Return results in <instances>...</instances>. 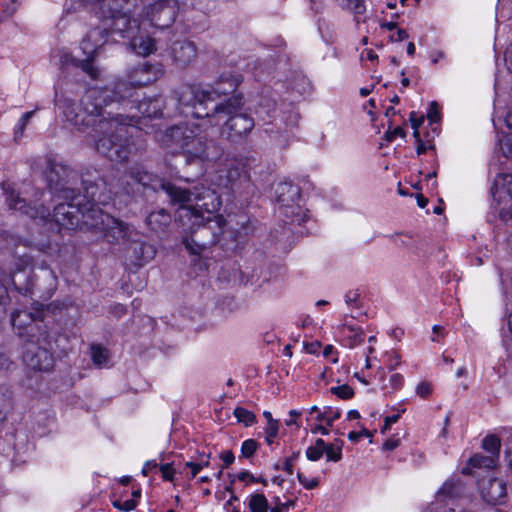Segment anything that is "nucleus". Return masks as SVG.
<instances>
[{"label":"nucleus","instance_id":"nucleus-5","mask_svg":"<svg viewBox=\"0 0 512 512\" xmlns=\"http://www.w3.org/2000/svg\"><path fill=\"white\" fill-rule=\"evenodd\" d=\"M179 218H187L191 223L183 238L186 249L194 255H201L214 246L224 233L226 221L223 216L207 217L201 213H195L191 209H183Z\"/></svg>","mask_w":512,"mask_h":512},{"label":"nucleus","instance_id":"nucleus-55","mask_svg":"<svg viewBox=\"0 0 512 512\" xmlns=\"http://www.w3.org/2000/svg\"><path fill=\"white\" fill-rule=\"evenodd\" d=\"M289 415H290V417H291V418H290V419H288V420H286V421H285V424H286L287 426H292V425H297V426H298V423H297V421H296V418H297V417H299V416L301 415V412H300V411H298V410H294V409H293V410H291V411L289 412Z\"/></svg>","mask_w":512,"mask_h":512},{"label":"nucleus","instance_id":"nucleus-16","mask_svg":"<svg viewBox=\"0 0 512 512\" xmlns=\"http://www.w3.org/2000/svg\"><path fill=\"white\" fill-rule=\"evenodd\" d=\"M478 487L482 498L489 504H501L506 497V484L500 478H482L478 481Z\"/></svg>","mask_w":512,"mask_h":512},{"label":"nucleus","instance_id":"nucleus-51","mask_svg":"<svg viewBox=\"0 0 512 512\" xmlns=\"http://www.w3.org/2000/svg\"><path fill=\"white\" fill-rule=\"evenodd\" d=\"M405 135L404 130L397 126L393 130H389L386 132V139L388 141H393L396 137H403Z\"/></svg>","mask_w":512,"mask_h":512},{"label":"nucleus","instance_id":"nucleus-60","mask_svg":"<svg viewBox=\"0 0 512 512\" xmlns=\"http://www.w3.org/2000/svg\"><path fill=\"white\" fill-rule=\"evenodd\" d=\"M409 37L408 33L404 29H398L396 35H392L390 38L392 41H403Z\"/></svg>","mask_w":512,"mask_h":512},{"label":"nucleus","instance_id":"nucleus-54","mask_svg":"<svg viewBox=\"0 0 512 512\" xmlns=\"http://www.w3.org/2000/svg\"><path fill=\"white\" fill-rule=\"evenodd\" d=\"M437 107L438 106H437L436 102H432L430 105V109L428 112V118L430 119L431 122H436L438 119Z\"/></svg>","mask_w":512,"mask_h":512},{"label":"nucleus","instance_id":"nucleus-41","mask_svg":"<svg viewBox=\"0 0 512 512\" xmlns=\"http://www.w3.org/2000/svg\"><path fill=\"white\" fill-rule=\"evenodd\" d=\"M339 417H340V412L338 410H335V413L333 414V416H329L328 411L324 409L323 411H319L317 413L316 419L320 422L326 421L327 425L332 426L333 422L335 420H337Z\"/></svg>","mask_w":512,"mask_h":512},{"label":"nucleus","instance_id":"nucleus-61","mask_svg":"<svg viewBox=\"0 0 512 512\" xmlns=\"http://www.w3.org/2000/svg\"><path fill=\"white\" fill-rule=\"evenodd\" d=\"M505 454L508 461V466L512 470V443H507Z\"/></svg>","mask_w":512,"mask_h":512},{"label":"nucleus","instance_id":"nucleus-52","mask_svg":"<svg viewBox=\"0 0 512 512\" xmlns=\"http://www.w3.org/2000/svg\"><path fill=\"white\" fill-rule=\"evenodd\" d=\"M237 479L243 481L246 484L256 481V477L249 471L244 470L237 474Z\"/></svg>","mask_w":512,"mask_h":512},{"label":"nucleus","instance_id":"nucleus-12","mask_svg":"<svg viewBox=\"0 0 512 512\" xmlns=\"http://www.w3.org/2000/svg\"><path fill=\"white\" fill-rule=\"evenodd\" d=\"M107 38V27L103 24V26L91 29L81 42V49L87 59L79 61L78 66L94 80L100 77V70L93 65L92 59L107 42Z\"/></svg>","mask_w":512,"mask_h":512},{"label":"nucleus","instance_id":"nucleus-29","mask_svg":"<svg viewBox=\"0 0 512 512\" xmlns=\"http://www.w3.org/2000/svg\"><path fill=\"white\" fill-rule=\"evenodd\" d=\"M482 447L489 452L491 455L495 457V460L497 461L499 457L500 447H501V441L500 439L495 435H488L483 439Z\"/></svg>","mask_w":512,"mask_h":512},{"label":"nucleus","instance_id":"nucleus-47","mask_svg":"<svg viewBox=\"0 0 512 512\" xmlns=\"http://www.w3.org/2000/svg\"><path fill=\"white\" fill-rule=\"evenodd\" d=\"M300 456V452H294L291 457L286 458L283 465V470L288 474H293V462Z\"/></svg>","mask_w":512,"mask_h":512},{"label":"nucleus","instance_id":"nucleus-62","mask_svg":"<svg viewBox=\"0 0 512 512\" xmlns=\"http://www.w3.org/2000/svg\"><path fill=\"white\" fill-rule=\"evenodd\" d=\"M417 203H418L420 208H425L427 203H428V200L422 194H419L417 196Z\"/></svg>","mask_w":512,"mask_h":512},{"label":"nucleus","instance_id":"nucleus-2","mask_svg":"<svg viewBox=\"0 0 512 512\" xmlns=\"http://www.w3.org/2000/svg\"><path fill=\"white\" fill-rule=\"evenodd\" d=\"M45 177L51 190L60 193V197L67 202L59 203L55 206L53 214L49 208L40 206H29L26 199L21 198L10 185L3 186L6 195V202L10 209L22 211L31 218L47 219L52 217L55 222L64 227H77L80 224L86 227L85 214L97 209V202H102L98 190L104 181L100 179L92 182L87 178L82 179L83 194L76 193L75 189L70 187L77 179L75 171L69 167L49 160L45 170Z\"/></svg>","mask_w":512,"mask_h":512},{"label":"nucleus","instance_id":"nucleus-33","mask_svg":"<svg viewBox=\"0 0 512 512\" xmlns=\"http://www.w3.org/2000/svg\"><path fill=\"white\" fill-rule=\"evenodd\" d=\"M342 446L343 441H340V445L335 446L334 444H326L324 453L326 454L327 461L338 462L342 458Z\"/></svg>","mask_w":512,"mask_h":512},{"label":"nucleus","instance_id":"nucleus-17","mask_svg":"<svg viewBox=\"0 0 512 512\" xmlns=\"http://www.w3.org/2000/svg\"><path fill=\"white\" fill-rule=\"evenodd\" d=\"M241 82L242 76L240 74L228 72L221 74L213 86H197L213 91L212 98L207 99V107H209L217 98L233 94Z\"/></svg>","mask_w":512,"mask_h":512},{"label":"nucleus","instance_id":"nucleus-42","mask_svg":"<svg viewBox=\"0 0 512 512\" xmlns=\"http://www.w3.org/2000/svg\"><path fill=\"white\" fill-rule=\"evenodd\" d=\"M360 292L359 290H350L345 294V302L353 307L359 308V299H360Z\"/></svg>","mask_w":512,"mask_h":512},{"label":"nucleus","instance_id":"nucleus-57","mask_svg":"<svg viewBox=\"0 0 512 512\" xmlns=\"http://www.w3.org/2000/svg\"><path fill=\"white\" fill-rule=\"evenodd\" d=\"M185 467L191 469V478H194L202 470L197 462H186Z\"/></svg>","mask_w":512,"mask_h":512},{"label":"nucleus","instance_id":"nucleus-24","mask_svg":"<svg viewBox=\"0 0 512 512\" xmlns=\"http://www.w3.org/2000/svg\"><path fill=\"white\" fill-rule=\"evenodd\" d=\"M464 492V486L460 481H446L437 492V498L441 500L460 497Z\"/></svg>","mask_w":512,"mask_h":512},{"label":"nucleus","instance_id":"nucleus-49","mask_svg":"<svg viewBox=\"0 0 512 512\" xmlns=\"http://www.w3.org/2000/svg\"><path fill=\"white\" fill-rule=\"evenodd\" d=\"M390 384L394 389H400L404 384V377L399 373H394L390 377Z\"/></svg>","mask_w":512,"mask_h":512},{"label":"nucleus","instance_id":"nucleus-59","mask_svg":"<svg viewBox=\"0 0 512 512\" xmlns=\"http://www.w3.org/2000/svg\"><path fill=\"white\" fill-rule=\"evenodd\" d=\"M13 365L12 361L8 357L3 354H0V369L2 370H10Z\"/></svg>","mask_w":512,"mask_h":512},{"label":"nucleus","instance_id":"nucleus-36","mask_svg":"<svg viewBox=\"0 0 512 512\" xmlns=\"http://www.w3.org/2000/svg\"><path fill=\"white\" fill-rule=\"evenodd\" d=\"M330 392L344 400L350 399L354 395L353 389L347 384L337 386V387H331Z\"/></svg>","mask_w":512,"mask_h":512},{"label":"nucleus","instance_id":"nucleus-10","mask_svg":"<svg viewBox=\"0 0 512 512\" xmlns=\"http://www.w3.org/2000/svg\"><path fill=\"white\" fill-rule=\"evenodd\" d=\"M117 105L121 106L124 112H119L120 114L124 116L129 115H135V118L133 119L132 124L127 125V134L125 143L129 146L130 154L133 150V142L131 140L133 136V132L137 131V125L139 124L140 118H157L162 115V109H163V102L161 98L154 97V98H143L141 101L135 105V101L133 98L130 99V103L128 100H125L124 102L116 103Z\"/></svg>","mask_w":512,"mask_h":512},{"label":"nucleus","instance_id":"nucleus-31","mask_svg":"<svg viewBox=\"0 0 512 512\" xmlns=\"http://www.w3.org/2000/svg\"><path fill=\"white\" fill-rule=\"evenodd\" d=\"M233 414L238 422L243 423L245 426H251L256 422L255 414L246 408L236 407Z\"/></svg>","mask_w":512,"mask_h":512},{"label":"nucleus","instance_id":"nucleus-6","mask_svg":"<svg viewBox=\"0 0 512 512\" xmlns=\"http://www.w3.org/2000/svg\"><path fill=\"white\" fill-rule=\"evenodd\" d=\"M123 191L128 195H134L140 191L150 189L154 192L164 191L170 199V202L189 201V190L183 186H177L164 179L154 175L144 169L142 165L132 166L122 178Z\"/></svg>","mask_w":512,"mask_h":512},{"label":"nucleus","instance_id":"nucleus-19","mask_svg":"<svg viewBox=\"0 0 512 512\" xmlns=\"http://www.w3.org/2000/svg\"><path fill=\"white\" fill-rule=\"evenodd\" d=\"M277 202L280 204L279 212L288 216L287 209H294V204L300 198V188L291 182H279L274 187Z\"/></svg>","mask_w":512,"mask_h":512},{"label":"nucleus","instance_id":"nucleus-30","mask_svg":"<svg viewBox=\"0 0 512 512\" xmlns=\"http://www.w3.org/2000/svg\"><path fill=\"white\" fill-rule=\"evenodd\" d=\"M248 506L251 512H267L268 500L263 494H252Z\"/></svg>","mask_w":512,"mask_h":512},{"label":"nucleus","instance_id":"nucleus-22","mask_svg":"<svg viewBox=\"0 0 512 512\" xmlns=\"http://www.w3.org/2000/svg\"><path fill=\"white\" fill-rule=\"evenodd\" d=\"M171 216L163 208L151 212L147 218L146 223L151 230L155 232L164 231V229L170 224Z\"/></svg>","mask_w":512,"mask_h":512},{"label":"nucleus","instance_id":"nucleus-18","mask_svg":"<svg viewBox=\"0 0 512 512\" xmlns=\"http://www.w3.org/2000/svg\"><path fill=\"white\" fill-rule=\"evenodd\" d=\"M23 361L29 368L37 371H49L54 365L52 354L47 349L35 345L25 350Z\"/></svg>","mask_w":512,"mask_h":512},{"label":"nucleus","instance_id":"nucleus-4","mask_svg":"<svg viewBox=\"0 0 512 512\" xmlns=\"http://www.w3.org/2000/svg\"><path fill=\"white\" fill-rule=\"evenodd\" d=\"M208 123L203 119V125ZM202 124L179 123L167 129L163 135V144L172 150H180L188 157L201 160H215L222 149L206 135L201 134Z\"/></svg>","mask_w":512,"mask_h":512},{"label":"nucleus","instance_id":"nucleus-35","mask_svg":"<svg viewBox=\"0 0 512 512\" xmlns=\"http://www.w3.org/2000/svg\"><path fill=\"white\" fill-rule=\"evenodd\" d=\"M259 445L254 439H247L241 445V456L243 458L252 457L257 451Z\"/></svg>","mask_w":512,"mask_h":512},{"label":"nucleus","instance_id":"nucleus-28","mask_svg":"<svg viewBox=\"0 0 512 512\" xmlns=\"http://www.w3.org/2000/svg\"><path fill=\"white\" fill-rule=\"evenodd\" d=\"M91 357L93 363L99 368L107 366L109 362L108 350L100 345L91 346Z\"/></svg>","mask_w":512,"mask_h":512},{"label":"nucleus","instance_id":"nucleus-40","mask_svg":"<svg viewBox=\"0 0 512 512\" xmlns=\"http://www.w3.org/2000/svg\"><path fill=\"white\" fill-rule=\"evenodd\" d=\"M273 501L275 503V507H273L270 510V512H284L285 510H288L289 508L294 507L296 504L295 500H289L285 503H281L279 497H274Z\"/></svg>","mask_w":512,"mask_h":512},{"label":"nucleus","instance_id":"nucleus-43","mask_svg":"<svg viewBox=\"0 0 512 512\" xmlns=\"http://www.w3.org/2000/svg\"><path fill=\"white\" fill-rule=\"evenodd\" d=\"M346 6L355 14H363L366 10L364 0H347Z\"/></svg>","mask_w":512,"mask_h":512},{"label":"nucleus","instance_id":"nucleus-25","mask_svg":"<svg viewBox=\"0 0 512 512\" xmlns=\"http://www.w3.org/2000/svg\"><path fill=\"white\" fill-rule=\"evenodd\" d=\"M343 332L346 336L347 345L349 347H355L360 345L364 341V331L360 327H356L347 322V317L345 316L344 322L342 324Z\"/></svg>","mask_w":512,"mask_h":512},{"label":"nucleus","instance_id":"nucleus-9","mask_svg":"<svg viewBox=\"0 0 512 512\" xmlns=\"http://www.w3.org/2000/svg\"><path fill=\"white\" fill-rule=\"evenodd\" d=\"M40 272L41 274L35 275L26 287L21 288L14 274L7 273L0 268V300L6 295L9 283L16 288L25 290V293L30 292L44 299L50 298L57 288V276L53 270L45 267H41Z\"/></svg>","mask_w":512,"mask_h":512},{"label":"nucleus","instance_id":"nucleus-53","mask_svg":"<svg viewBox=\"0 0 512 512\" xmlns=\"http://www.w3.org/2000/svg\"><path fill=\"white\" fill-rule=\"evenodd\" d=\"M399 446V439L390 438L383 444V449L392 451Z\"/></svg>","mask_w":512,"mask_h":512},{"label":"nucleus","instance_id":"nucleus-32","mask_svg":"<svg viewBox=\"0 0 512 512\" xmlns=\"http://www.w3.org/2000/svg\"><path fill=\"white\" fill-rule=\"evenodd\" d=\"M324 450L325 441L321 438H318L314 446H310L307 448L306 457L310 461H317L323 456Z\"/></svg>","mask_w":512,"mask_h":512},{"label":"nucleus","instance_id":"nucleus-46","mask_svg":"<svg viewBox=\"0 0 512 512\" xmlns=\"http://www.w3.org/2000/svg\"><path fill=\"white\" fill-rule=\"evenodd\" d=\"M113 505L122 511H131L135 509L137 503L134 499L125 500L124 502L115 501Z\"/></svg>","mask_w":512,"mask_h":512},{"label":"nucleus","instance_id":"nucleus-27","mask_svg":"<svg viewBox=\"0 0 512 512\" xmlns=\"http://www.w3.org/2000/svg\"><path fill=\"white\" fill-rule=\"evenodd\" d=\"M265 132L277 147H287L289 143V134L287 130L275 129L274 126H269L265 128Z\"/></svg>","mask_w":512,"mask_h":512},{"label":"nucleus","instance_id":"nucleus-39","mask_svg":"<svg viewBox=\"0 0 512 512\" xmlns=\"http://www.w3.org/2000/svg\"><path fill=\"white\" fill-rule=\"evenodd\" d=\"M297 479L299 481V483L301 485L304 486V488L308 489V490H312L316 487H318L319 485V479L318 478H313V479H308L303 473L301 472H298L297 473Z\"/></svg>","mask_w":512,"mask_h":512},{"label":"nucleus","instance_id":"nucleus-63","mask_svg":"<svg viewBox=\"0 0 512 512\" xmlns=\"http://www.w3.org/2000/svg\"><path fill=\"white\" fill-rule=\"evenodd\" d=\"M361 437H362V433H358L355 431H352L348 434L349 440H351L353 442H357Z\"/></svg>","mask_w":512,"mask_h":512},{"label":"nucleus","instance_id":"nucleus-45","mask_svg":"<svg viewBox=\"0 0 512 512\" xmlns=\"http://www.w3.org/2000/svg\"><path fill=\"white\" fill-rule=\"evenodd\" d=\"M16 9L17 7L15 4V0H11V2L4 7L2 13L0 14V22L13 16V14L16 12Z\"/></svg>","mask_w":512,"mask_h":512},{"label":"nucleus","instance_id":"nucleus-1","mask_svg":"<svg viewBox=\"0 0 512 512\" xmlns=\"http://www.w3.org/2000/svg\"><path fill=\"white\" fill-rule=\"evenodd\" d=\"M109 91L92 88L85 92L81 106L68 98L56 96V106L66 120L80 131L92 127L95 131V149L112 162L123 163L129 159L130 149L125 143L127 125L135 115L124 116L108 110L112 106Z\"/></svg>","mask_w":512,"mask_h":512},{"label":"nucleus","instance_id":"nucleus-3","mask_svg":"<svg viewBox=\"0 0 512 512\" xmlns=\"http://www.w3.org/2000/svg\"><path fill=\"white\" fill-rule=\"evenodd\" d=\"M213 91L198 86H184L178 96L179 105L191 108V115L205 119L210 125L217 126L223 122L221 133L232 142L242 141L254 128V119L244 113H238L242 107L241 97L234 96L224 102L207 107V99L212 98Z\"/></svg>","mask_w":512,"mask_h":512},{"label":"nucleus","instance_id":"nucleus-37","mask_svg":"<svg viewBox=\"0 0 512 512\" xmlns=\"http://www.w3.org/2000/svg\"><path fill=\"white\" fill-rule=\"evenodd\" d=\"M158 467L164 480L169 482L174 481L176 471L172 463L161 464Z\"/></svg>","mask_w":512,"mask_h":512},{"label":"nucleus","instance_id":"nucleus-15","mask_svg":"<svg viewBox=\"0 0 512 512\" xmlns=\"http://www.w3.org/2000/svg\"><path fill=\"white\" fill-rule=\"evenodd\" d=\"M156 255L155 247L145 241L140 240L139 235L133 236L129 240V246L126 248V258L135 267H141L151 261Z\"/></svg>","mask_w":512,"mask_h":512},{"label":"nucleus","instance_id":"nucleus-20","mask_svg":"<svg viewBox=\"0 0 512 512\" xmlns=\"http://www.w3.org/2000/svg\"><path fill=\"white\" fill-rule=\"evenodd\" d=\"M171 54L176 63L186 66L196 59L197 47L189 40L176 41L171 47Z\"/></svg>","mask_w":512,"mask_h":512},{"label":"nucleus","instance_id":"nucleus-7","mask_svg":"<svg viewBox=\"0 0 512 512\" xmlns=\"http://www.w3.org/2000/svg\"><path fill=\"white\" fill-rule=\"evenodd\" d=\"M161 74L160 67L145 62L134 67L125 78H118L111 86L104 87V90L109 91L112 105L125 100L130 103V99L136 96L138 88L155 82Z\"/></svg>","mask_w":512,"mask_h":512},{"label":"nucleus","instance_id":"nucleus-14","mask_svg":"<svg viewBox=\"0 0 512 512\" xmlns=\"http://www.w3.org/2000/svg\"><path fill=\"white\" fill-rule=\"evenodd\" d=\"M178 9L176 0H158L148 8L146 18L152 26L166 29L174 23Z\"/></svg>","mask_w":512,"mask_h":512},{"label":"nucleus","instance_id":"nucleus-21","mask_svg":"<svg viewBox=\"0 0 512 512\" xmlns=\"http://www.w3.org/2000/svg\"><path fill=\"white\" fill-rule=\"evenodd\" d=\"M11 323L20 336L33 330L34 318L32 313L26 310H16L11 315Z\"/></svg>","mask_w":512,"mask_h":512},{"label":"nucleus","instance_id":"nucleus-50","mask_svg":"<svg viewBox=\"0 0 512 512\" xmlns=\"http://www.w3.org/2000/svg\"><path fill=\"white\" fill-rule=\"evenodd\" d=\"M220 458L223 461V465L222 466H224V467H228L235 460V456H234V454H233V452L231 450L223 451L221 453V455H220Z\"/></svg>","mask_w":512,"mask_h":512},{"label":"nucleus","instance_id":"nucleus-11","mask_svg":"<svg viewBox=\"0 0 512 512\" xmlns=\"http://www.w3.org/2000/svg\"><path fill=\"white\" fill-rule=\"evenodd\" d=\"M189 190V201L173 202L179 205V213L183 214V209H191L195 213L204 214L207 217L220 216L216 214L221 206L220 196L212 189L206 188L203 185L194 186L193 190Z\"/></svg>","mask_w":512,"mask_h":512},{"label":"nucleus","instance_id":"nucleus-13","mask_svg":"<svg viewBox=\"0 0 512 512\" xmlns=\"http://www.w3.org/2000/svg\"><path fill=\"white\" fill-rule=\"evenodd\" d=\"M217 185L234 194H243L251 187L250 175L246 165L233 161L218 172Z\"/></svg>","mask_w":512,"mask_h":512},{"label":"nucleus","instance_id":"nucleus-26","mask_svg":"<svg viewBox=\"0 0 512 512\" xmlns=\"http://www.w3.org/2000/svg\"><path fill=\"white\" fill-rule=\"evenodd\" d=\"M133 48L140 55H149L155 49V41L150 37H135L132 41Z\"/></svg>","mask_w":512,"mask_h":512},{"label":"nucleus","instance_id":"nucleus-34","mask_svg":"<svg viewBox=\"0 0 512 512\" xmlns=\"http://www.w3.org/2000/svg\"><path fill=\"white\" fill-rule=\"evenodd\" d=\"M34 113H35V111H28L21 116V118L19 119V121L17 122V124L15 126V131H14L15 138H20L23 136L25 128H26L28 122L30 121V119L34 116Z\"/></svg>","mask_w":512,"mask_h":512},{"label":"nucleus","instance_id":"nucleus-48","mask_svg":"<svg viewBox=\"0 0 512 512\" xmlns=\"http://www.w3.org/2000/svg\"><path fill=\"white\" fill-rule=\"evenodd\" d=\"M400 418L399 414L387 416L384 419V426L381 428V433L385 434L390 429L391 425L396 423Z\"/></svg>","mask_w":512,"mask_h":512},{"label":"nucleus","instance_id":"nucleus-64","mask_svg":"<svg viewBox=\"0 0 512 512\" xmlns=\"http://www.w3.org/2000/svg\"><path fill=\"white\" fill-rule=\"evenodd\" d=\"M506 126L512 130V111H509L505 117Z\"/></svg>","mask_w":512,"mask_h":512},{"label":"nucleus","instance_id":"nucleus-56","mask_svg":"<svg viewBox=\"0 0 512 512\" xmlns=\"http://www.w3.org/2000/svg\"><path fill=\"white\" fill-rule=\"evenodd\" d=\"M157 467H158V464H157V462H156L155 460H149V461H147V462L144 464V466H143V468H142V474H143L144 476H147V475H148V473H149L151 470H153V469H155V468H157Z\"/></svg>","mask_w":512,"mask_h":512},{"label":"nucleus","instance_id":"nucleus-58","mask_svg":"<svg viewBox=\"0 0 512 512\" xmlns=\"http://www.w3.org/2000/svg\"><path fill=\"white\" fill-rule=\"evenodd\" d=\"M410 121H411V124H412V128L414 130H417L422 125L424 119H423V117L416 118V113L415 112H411L410 113Z\"/></svg>","mask_w":512,"mask_h":512},{"label":"nucleus","instance_id":"nucleus-23","mask_svg":"<svg viewBox=\"0 0 512 512\" xmlns=\"http://www.w3.org/2000/svg\"><path fill=\"white\" fill-rule=\"evenodd\" d=\"M469 467L463 468L462 473L463 474H470L474 475V472L472 469L477 468H486V469H492L496 466V460L493 456H485L482 454H475L469 459Z\"/></svg>","mask_w":512,"mask_h":512},{"label":"nucleus","instance_id":"nucleus-8","mask_svg":"<svg viewBox=\"0 0 512 512\" xmlns=\"http://www.w3.org/2000/svg\"><path fill=\"white\" fill-rule=\"evenodd\" d=\"M86 227L101 232L104 238L110 242H119L126 240L129 242L133 236H138V232L127 223L104 213L99 208L85 214Z\"/></svg>","mask_w":512,"mask_h":512},{"label":"nucleus","instance_id":"nucleus-38","mask_svg":"<svg viewBox=\"0 0 512 512\" xmlns=\"http://www.w3.org/2000/svg\"><path fill=\"white\" fill-rule=\"evenodd\" d=\"M279 432V422H271V425H267L265 428L266 442L268 445H272L274 439L277 437Z\"/></svg>","mask_w":512,"mask_h":512},{"label":"nucleus","instance_id":"nucleus-44","mask_svg":"<svg viewBox=\"0 0 512 512\" xmlns=\"http://www.w3.org/2000/svg\"><path fill=\"white\" fill-rule=\"evenodd\" d=\"M416 393L422 398L428 397L432 393V387L429 382H420L416 387Z\"/></svg>","mask_w":512,"mask_h":512}]
</instances>
